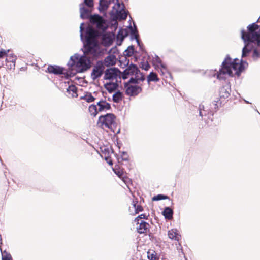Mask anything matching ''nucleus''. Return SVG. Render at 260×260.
<instances>
[{"label": "nucleus", "instance_id": "1", "mask_svg": "<svg viewBox=\"0 0 260 260\" xmlns=\"http://www.w3.org/2000/svg\"><path fill=\"white\" fill-rule=\"evenodd\" d=\"M84 23L80 26V38L84 44L83 54L78 53L71 56L68 62V66L74 68L78 73H83L91 67V59L98 57L100 53V50L96 40V32L92 28L88 27L84 37Z\"/></svg>", "mask_w": 260, "mask_h": 260}, {"label": "nucleus", "instance_id": "2", "mask_svg": "<svg viewBox=\"0 0 260 260\" xmlns=\"http://www.w3.org/2000/svg\"><path fill=\"white\" fill-rule=\"evenodd\" d=\"M247 28V30H241V37L244 43L242 58L247 57L252 53V58L256 60L260 57V26L253 23Z\"/></svg>", "mask_w": 260, "mask_h": 260}, {"label": "nucleus", "instance_id": "3", "mask_svg": "<svg viewBox=\"0 0 260 260\" xmlns=\"http://www.w3.org/2000/svg\"><path fill=\"white\" fill-rule=\"evenodd\" d=\"M244 64L247 66L246 61L241 60L239 62L238 59L232 60L228 55L222 63L221 68L214 76L216 75L219 80H224L227 76L233 77L234 74L239 76L244 69Z\"/></svg>", "mask_w": 260, "mask_h": 260}, {"label": "nucleus", "instance_id": "4", "mask_svg": "<svg viewBox=\"0 0 260 260\" xmlns=\"http://www.w3.org/2000/svg\"><path fill=\"white\" fill-rule=\"evenodd\" d=\"M92 8H85L84 4L80 5V17L82 19L90 18L91 22L93 24H96L98 27H100V24L102 23L103 19L102 17L98 15L92 16L91 14V9Z\"/></svg>", "mask_w": 260, "mask_h": 260}, {"label": "nucleus", "instance_id": "5", "mask_svg": "<svg viewBox=\"0 0 260 260\" xmlns=\"http://www.w3.org/2000/svg\"><path fill=\"white\" fill-rule=\"evenodd\" d=\"M115 116L112 113L101 115L99 118L98 125L103 129H112L115 123Z\"/></svg>", "mask_w": 260, "mask_h": 260}, {"label": "nucleus", "instance_id": "6", "mask_svg": "<svg viewBox=\"0 0 260 260\" xmlns=\"http://www.w3.org/2000/svg\"><path fill=\"white\" fill-rule=\"evenodd\" d=\"M105 69V65L102 61H98L93 66L91 73V78L93 80L100 78Z\"/></svg>", "mask_w": 260, "mask_h": 260}, {"label": "nucleus", "instance_id": "7", "mask_svg": "<svg viewBox=\"0 0 260 260\" xmlns=\"http://www.w3.org/2000/svg\"><path fill=\"white\" fill-rule=\"evenodd\" d=\"M120 72L116 68L107 69L105 71L104 79L113 80L120 77Z\"/></svg>", "mask_w": 260, "mask_h": 260}, {"label": "nucleus", "instance_id": "8", "mask_svg": "<svg viewBox=\"0 0 260 260\" xmlns=\"http://www.w3.org/2000/svg\"><path fill=\"white\" fill-rule=\"evenodd\" d=\"M199 114L200 116L203 118V119L205 121L207 124L210 125L209 120L210 119L212 121L211 117L213 116V113L212 112H208L207 110L205 109V107L203 105H200L199 107Z\"/></svg>", "mask_w": 260, "mask_h": 260}, {"label": "nucleus", "instance_id": "9", "mask_svg": "<svg viewBox=\"0 0 260 260\" xmlns=\"http://www.w3.org/2000/svg\"><path fill=\"white\" fill-rule=\"evenodd\" d=\"M152 63L155 69H160L162 74L167 72L166 66L162 62L161 60L157 55H155L153 58Z\"/></svg>", "mask_w": 260, "mask_h": 260}, {"label": "nucleus", "instance_id": "10", "mask_svg": "<svg viewBox=\"0 0 260 260\" xmlns=\"http://www.w3.org/2000/svg\"><path fill=\"white\" fill-rule=\"evenodd\" d=\"M142 91L141 87L137 85L128 86L126 89L125 93L129 96H136Z\"/></svg>", "mask_w": 260, "mask_h": 260}, {"label": "nucleus", "instance_id": "11", "mask_svg": "<svg viewBox=\"0 0 260 260\" xmlns=\"http://www.w3.org/2000/svg\"><path fill=\"white\" fill-rule=\"evenodd\" d=\"M139 71L137 66L134 64L129 65L123 72L122 78L123 79L127 78V75H135Z\"/></svg>", "mask_w": 260, "mask_h": 260}, {"label": "nucleus", "instance_id": "12", "mask_svg": "<svg viewBox=\"0 0 260 260\" xmlns=\"http://www.w3.org/2000/svg\"><path fill=\"white\" fill-rule=\"evenodd\" d=\"M112 36L108 33L104 34L101 37V43L105 46H109L113 43Z\"/></svg>", "mask_w": 260, "mask_h": 260}, {"label": "nucleus", "instance_id": "13", "mask_svg": "<svg viewBox=\"0 0 260 260\" xmlns=\"http://www.w3.org/2000/svg\"><path fill=\"white\" fill-rule=\"evenodd\" d=\"M47 70L49 73L56 75L62 74L63 72V69L58 66H49Z\"/></svg>", "mask_w": 260, "mask_h": 260}, {"label": "nucleus", "instance_id": "14", "mask_svg": "<svg viewBox=\"0 0 260 260\" xmlns=\"http://www.w3.org/2000/svg\"><path fill=\"white\" fill-rule=\"evenodd\" d=\"M137 224H138V226L137 227V229L138 233L142 234L147 232L149 226L148 223L144 220H141L140 222L137 223Z\"/></svg>", "mask_w": 260, "mask_h": 260}, {"label": "nucleus", "instance_id": "15", "mask_svg": "<svg viewBox=\"0 0 260 260\" xmlns=\"http://www.w3.org/2000/svg\"><path fill=\"white\" fill-rule=\"evenodd\" d=\"M144 79V76L139 70V71L135 75V78H131L128 82L130 83H138L139 81H143Z\"/></svg>", "mask_w": 260, "mask_h": 260}, {"label": "nucleus", "instance_id": "16", "mask_svg": "<svg viewBox=\"0 0 260 260\" xmlns=\"http://www.w3.org/2000/svg\"><path fill=\"white\" fill-rule=\"evenodd\" d=\"M128 35V30L126 29H120L117 34V41L119 42V44H120Z\"/></svg>", "mask_w": 260, "mask_h": 260}, {"label": "nucleus", "instance_id": "17", "mask_svg": "<svg viewBox=\"0 0 260 260\" xmlns=\"http://www.w3.org/2000/svg\"><path fill=\"white\" fill-rule=\"evenodd\" d=\"M168 237L170 239L178 241L180 238V235L178 233L176 229H173L168 231Z\"/></svg>", "mask_w": 260, "mask_h": 260}, {"label": "nucleus", "instance_id": "18", "mask_svg": "<svg viewBox=\"0 0 260 260\" xmlns=\"http://www.w3.org/2000/svg\"><path fill=\"white\" fill-rule=\"evenodd\" d=\"M97 105L99 106L98 110L100 112L106 111L110 109L111 108L110 104L105 101H99Z\"/></svg>", "mask_w": 260, "mask_h": 260}, {"label": "nucleus", "instance_id": "19", "mask_svg": "<svg viewBox=\"0 0 260 260\" xmlns=\"http://www.w3.org/2000/svg\"><path fill=\"white\" fill-rule=\"evenodd\" d=\"M112 0H100L99 2V9L100 11H106Z\"/></svg>", "mask_w": 260, "mask_h": 260}, {"label": "nucleus", "instance_id": "20", "mask_svg": "<svg viewBox=\"0 0 260 260\" xmlns=\"http://www.w3.org/2000/svg\"><path fill=\"white\" fill-rule=\"evenodd\" d=\"M104 86L109 92L112 93L117 89L118 84L116 83L109 82L105 84Z\"/></svg>", "mask_w": 260, "mask_h": 260}, {"label": "nucleus", "instance_id": "21", "mask_svg": "<svg viewBox=\"0 0 260 260\" xmlns=\"http://www.w3.org/2000/svg\"><path fill=\"white\" fill-rule=\"evenodd\" d=\"M230 88L229 86H223L220 90V95L224 98H228L230 95Z\"/></svg>", "mask_w": 260, "mask_h": 260}, {"label": "nucleus", "instance_id": "22", "mask_svg": "<svg viewBox=\"0 0 260 260\" xmlns=\"http://www.w3.org/2000/svg\"><path fill=\"white\" fill-rule=\"evenodd\" d=\"M105 63L106 66H113L115 64L116 57L114 55H109L105 58Z\"/></svg>", "mask_w": 260, "mask_h": 260}, {"label": "nucleus", "instance_id": "23", "mask_svg": "<svg viewBox=\"0 0 260 260\" xmlns=\"http://www.w3.org/2000/svg\"><path fill=\"white\" fill-rule=\"evenodd\" d=\"M162 214L166 219H170L172 218L173 211L170 207H166Z\"/></svg>", "mask_w": 260, "mask_h": 260}, {"label": "nucleus", "instance_id": "24", "mask_svg": "<svg viewBox=\"0 0 260 260\" xmlns=\"http://www.w3.org/2000/svg\"><path fill=\"white\" fill-rule=\"evenodd\" d=\"M123 98V95L122 92H121L120 91H116L113 95V101L115 103H119L120 102Z\"/></svg>", "mask_w": 260, "mask_h": 260}, {"label": "nucleus", "instance_id": "25", "mask_svg": "<svg viewBox=\"0 0 260 260\" xmlns=\"http://www.w3.org/2000/svg\"><path fill=\"white\" fill-rule=\"evenodd\" d=\"M67 92L71 94L72 97L77 96L78 95L77 93V88L75 86L73 85L69 86L68 88L67 89Z\"/></svg>", "mask_w": 260, "mask_h": 260}, {"label": "nucleus", "instance_id": "26", "mask_svg": "<svg viewBox=\"0 0 260 260\" xmlns=\"http://www.w3.org/2000/svg\"><path fill=\"white\" fill-rule=\"evenodd\" d=\"M135 50L134 46L132 45L129 46L127 49H126L123 54L125 56L130 57L133 55Z\"/></svg>", "mask_w": 260, "mask_h": 260}, {"label": "nucleus", "instance_id": "27", "mask_svg": "<svg viewBox=\"0 0 260 260\" xmlns=\"http://www.w3.org/2000/svg\"><path fill=\"white\" fill-rule=\"evenodd\" d=\"M131 30V37L132 39H135L136 40L137 42L139 45H140V42L138 40V32L137 29L135 28L134 29L132 28V27H130Z\"/></svg>", "mask_w": 260, "mask_h": 260}, {"label": "nucleus", "instance_id": "28", "mask_svg": "<svg viewBox=\"0 0 260 260\" xmlns=\"http://www.w3.org/2000/svg\"><path fill=\"white\" fill-rule=\"evenodd\" d=\"M6 58L5 59V62H14L15 63L17 59V57L14 54L6 55Z\"/></svg>", "mask_w": 260, "mask_h": 260}, {"label": "nucleus", "instance_id": "29", "mask_svg": "<svg viewBox=\"0 0 260 260\" xmlns=\"http://www.w3.org/2000/svg\"><path fill=\"white\" fill-rule=\"evenodd\" d=\"M159 79L157 77V75L151 72L147 77V81L148 82L151 81H158Z\"/></svg>", "mask_w": 260, "mask_h": 260}, {"label": "nucleus", "instance_id": "30", "mask_svg": "<svg viewBox=\"0 0 260 260\" xmlns=\"http://www.w3.org/2000/svg\"><path fill=\"white\" fill-rule=\"evenodd\" d=\"M98 111L97 107L95 105H91L89 107V111L90 114L93 116L96 115Z\"/></svg>", "mask_w": 260, "mask_h": 260}, {"label": "nucleus", "instance_id": "31", "mask_svg": "<svg viewBox=\"0 0 260 260\" xmlns=\"http://www.w3.org/2000/svg\"><path fill=\"white\" fill-rule=\"evenodd\" d=\"M118 16L120 19L125 20L127 18V13L125 11H120L118 13Z\"/></svg>", "mask_w": 260, "mask_h": 260}, {"label": "nucleus", "instance_id": "32", "mask_svg": "<svg viewBox=\"0 0 260 260\" xmlns=\"http://www.w3.org/2000/svg\"><path fill=\"white\" fill-rule=\"evenodd\" d=\"M133 206L135 208L136 213H138L139 212L143 210L142 207L141 206L137 205V202H135V201H133Z\"/></svg>", "mask_w": 260, "mask_h": 260}, {"label": "nucleus", "instance_id": "33", "mask_svg": "<svg viewBox=\"0 0 260 260\" xmlns=\"http://www.w3.org/2000/svg\"><path fill=\"white\" fill-rule=\"evenodd\" d=\"M168 198V197L163 194H158L157 196H154L152 198V201H159L161 200L166 199Z\"/></svg>", "mask_w": 260, "mask_h": 260}, {"label": "nucleus", "instance_id": "34", "mask_svg": "<svg viewBox=\"0 0 260 260\" xmlns=\"http://www.w3.org/2000/svg\"><path fill=\"white\" fill-rule=\"evenodd\" d=\"M82 4H84V6H86L88 8H93V0H84Z\"/></svg>", "mask_w": 260, "mask_h": 260}, {"label": "nucleus", "instance_id": "35", "mask_svg": "<svg viewBox=\"0 0 260 260\" xmlns=\"http://www.w3.org/2000/svg\"><path fill=\"white\" fill-rule=\"evenodd\" d=\"M140 67L145 70L147 71L150 68V66L148 62H141L140 64Z\"/></svg>", "mask_w": 260, "mask_h": 260}, {"label": "nucleus", "instance_id": "36", "mask_svg": "<svg viewBox=\"0 0 260 260\" xmlns=\"http://www.w3.org/2000/svg\"><path fill=\"white\" fill-rule=\"evenodd\" d=\"M2 260H11V256L10 254L7 252L2 253Z\"/></svg>", "mask_w": 260, "mask_h": 260}, {"label": "nucleus", "instance_id": "37", "mask_svg": "<svg viewBox=\"0 0 260 260\" xmlns=\"http://www.w3.org/2000/svg\"><path fill=\"white\" fill-rule=\"evenodd\" d=\"M85 99L86 101L88 103L92 102L95 100V98L90 93L86 95L85 97Z\"/></svg>", "mask_w": 260, "mask_h": 260}, {"label": "nucleus", "instance_id": "38", "mask_svg": "<svg viewBox=\"0 0 260 260\" xmlns=\"http://www.w3.org/2000/svg\"><path fill=\"white\" fill-rule=\"evenodd\" d=\"M5 66L7 69L11 70L14 69L15 67V63L14 62H5Z\"/></svg>", "mask_w": 260, "mask_h": 260}, {"label": "nucleus", "instance_id": "39", "mask_svg": "<svg viewBox=\"0 0 260 260\" xmlns=\"http://www.w3.org/2000/svg\"><path fill=\"white\" fill-rule=\"evenodd\" d=\"M146 218V215L144 214H141L139 215L137 218H135V221L137 222V223H139L141 220H142L143 219Z\"/></svg>", "mask_w": 260, "mask_h": 260}, {"label": "nucleus", "instance_id": "40", "mask_svg": "<svg viewBox=\"0 0 260 260\" xmlns=\"http://www.w3.org/2000/svg\"><path fill=\"white\" fill-rule=\"evenodd\" d=\"M148 257L150 260H155L156 259V255L153 253H151L150 251L148 252Z\"/></svg>", "mask_w": 260, "mask_h": 260}, {"label": "nucleus", "instance_id": "41", "mask_svg": "<svg viewBox=\"0 0 260 260\" xmlns=\"http://www.w3.org/2000/svg\"><path fill=\"white\" fill-rule=\"evenodd\" d=\"M121 158L123 160L126 161L128 160V155L126 152H123L122 155H121Z\"/></svg>", "mask_w": 260, "mask_h": 260}, {"label": "nucleus", "instance_id": "42", "mask_svg": "<svg viewBox=\"0 0 260 260\" xmlns=\"http://www.w3.org/2000/svg\"><path fill=\"white\" fill-rule=\"evenodd\" d=\"M102 152L105 153V155H107L108 156L109 155L110 153V150L109 148H105L104 150H102Z\"/></svg>", "mask_w": 260, "mask_h": 260}, {"label": "nucleus", "instance_id": "43", "mask_svg": "<svg viewBox=\"0 0 260 260\" xmlns=\"http://www.w3.org/2000/svg\"><path fill=\"white\" fill-rule=\"evenodd\" d=\"M7 54V51L5 50H2L0 51V58L5 56Z\"/></svg>", "mask_w": 260, "mask_h": 260}, {"label": "nucleus", "instance_id": "44", "mask_svg": "<svg viewBox=\"0 0 260 260\" xmlns=\"http://www.w3.org/2000/svg\"><path fill=\"white\" fill-rule=\"evenodd\" d=\"M108 159H109V158H108V156H105V160L107 161V162H108L109 165H112L113 164V163H112V161H111V160H110V161H108Z\"/></svg>", "mask_w": 260, "mask_h": 260}, {"label": "nucleus", "instance_id": "45", "mask_svg": "<svg viewBox=\"0 0 260 260\" xmlns=\"http://www.w3.org/2000/svg\"><path fill=\"white\" fill-rule=\"evenodd\" d=\"M177 250H179V253H180V252H181L182 254H183V250H182V248H179V247H178V246H177Z\"/></svg>", "mask_w": 260, "mask_h": 260}, {"label": "nucleus", "instance_id": "46", "mask_svg": "<svg viewBox=\"0 0 260 260\" xmlns=\"http://www.w3.org/2000/svg\"><path fill=\"white\" fill-rule=\"evenodd\" d=\"M2 244V237L1 235H0V244Z\"/></svg>", "mask_w": 260, "mask_h": 260}, {"label": "nucleus", "instance_id": "47", "mask_svg": "<svg viewBox=\"0 0 260 260\" xmlns=\"http://www.w3.org/2000/svg\"><path fill=\"white\" fill-rule=\"evenodd\" d=\"M245 102L246 103H249V102L246 100H244Z\"/></svg>", "mask_w": 260, "mask_h": 260}, {"label": "nucleus", "instance_id": "48", "mask_svg": "<svg viewBox=\"0 0 260 260\" xmlns=\"http://www.w3.org/2000/svg\"><path fill=\"white\" fill-rule=\"evenodd\" d=\"M118 7H120V4H118Z\"/></svg>", "mask_w": 260, "mask_h": 260}]
</instances>
